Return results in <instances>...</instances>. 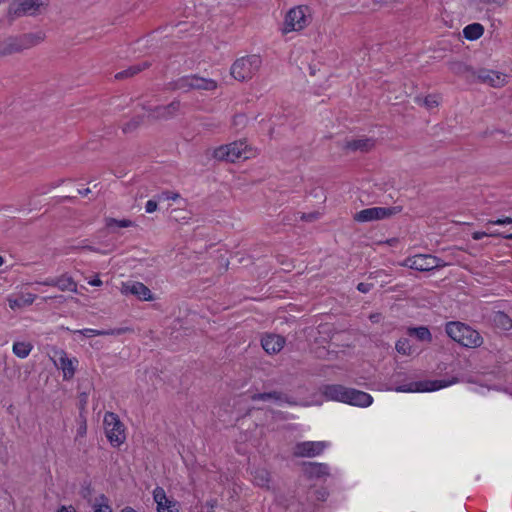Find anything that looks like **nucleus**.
Masks as SVG:
<instances>
[{
  "instance_id": "obj_1",
  "label": "nucleus",
  "mask_w": 512,
  "mask_h": 512,
  "mask_svg": "<svg viewBox=\"0 0 512 512\" xmlns=\"http://www.w3.org/2000/svg\"><path fill=\"white\" fill-rule=\"evenodd\" d=\"M321 392L328 400L340 401L359 407H368L373 401L370 394L339 384L325 385L321 388Z\"/></svg>"
},
{
  "instance_id": "obj_2",
  "label": "nucleus",
  "mask_w": 512,
  "mask_h": 512,
  "mask_svg": "<svg viewBox=\"0 0 512 512\" xmlns=\"http://www.w3.org/2000/svg\"><path fill=\"white\" fill-rule=\"evenodd\" d=\"M445 331L451 339L463 347L477 348L483 344L480 333L462 322H448Z\"/></svg>"
},
{
  "instance_id": "obj_3",
  "label": "nucleus",
  "mask_w": 512,
  "mask_h": 512,
  "mask_svg": "<svg viewBox=\"0 0 512 512\" xmlns=\"http://www.w3.org/2000/svg\"><path fill=\"white\" fill-rule=\"evenodd\" d=\"M262 60L259 55H248L237 59L231 66L230 74L238 81H248L259 71Z\"/></svg>"
},
{
  "instance_id": "obj_4",
  "label": "nucleus",
  "mask_w": 512,
  "mask_h": 512,
  "mask_svg": "<svg viewBox=\"0 0 512 512\" xmlns=\"http://www.w3.org/2000/svg\"><path fill=\"white\" fill-rule=\"evenodd\" d=\"M43 40L44 34L41 32L28 33L20 37L9 38L1 44L0 52L3 55L18 53L41 43Z\"/></svg>"
},
{
  "instance_id": "obj_5",
  "label": "nucleus",
  "mask_w": 512,
  "mask_h": 512,
  "mask_svg": "<svg viewBox=\"0 0 512 512\" xmlns=\"http://www.w3.org/2000/svg\"><path fill=\"white\" fill-rule=\"evenodd\" d=\"M105 433L110 443L118 447L125 441V431L118 415L107 412L104 416Z\"/></svg>"
},
{
  "instance_id": "obj_6",
  "label": "nucleus",
  "mask_w": 512,
  "mask_h": 512,
  "mask_svg": "<svg viewBox=\"0 0 512 512\" xmlns=\"http://www.w3.org/2000/svg\"><path fill=\"white\" fill-rule=\"evenodd\" d=\"M246 149L247 145L245 142L236 141L216 148L213 152V157L220 161L234 163L241 158H247Z\"/></svg>"
},
{
  "instance_id": "obj_7",
  "label": "nucleus",
  "mask_w": 512,
  "mask_h": 512,
  "mask_svg": "<svg viewBox=\"0 0 512 512\" xmlns=\"http://www.w3.org/2000/svg\"><path fill=\"white\" fill-rule=\"evenodd\" d=\"M401 265L424 272L444 267L446 263L443 262L440 258L430 254H418L412 257H408Z\"/></svg>"
},
{
  "instance_id": "obj_8",
  "label": "nucleus",
  "mask_w": 512,
  "mask_h": 512,
  "mask_svg": "<svg viewBox=\"0 0 512 512\" xmlns=\"http://www.w3.org/2000/svg\"><path fill=\"white\" fill-rule=\"evenodd\" d=\"M458 382L456 377L451 380L419 381L396 387L397 392H431L448 387Z\"/></svg>"
},
{
  "instance_id": "obj_9",
  "label": "nucleus",
  "mask_w": 512,
  "mask_h": 512,
  "mask_svg": "<svg viewBox=\"0 0 512 512\" xmlns=\"http://www.w3.org/2000/svg\"><path fill=\"white\" fill-rule=\"evenodd\" d=\"M401 210L400 206L367 208L357 212L354 215V220L357 222H370L386 219L400 213Z\"/></svg>"
},
{
  "instance_id": "obj_10",
  "label": "nucleus",
  "mask_w": 512,
  "mask_h": 512,
  "mask_svg": "<svg viewBox=\"0 0 512 512\" xmlns=\"http://www.w3.org/2000/svg\"><path fill=\"white\" fill-rule=\"evenodd\" d=\"M144 110L148 112V118L152 120H169L174 118L181 109V102L179 100H174L167 105H161L156 107H147L146 105H141Z\"/></svg>"
},
{
  "instance_id": "obj_11",
  "label": "nucleus",
  "mask_w": 512,
  "mask_h": 512,
  "mask_svg": "<svg viewBox=\"0 0 512 512\" xmlns=\"http://www.w3.org/2000/svg\"><path fill=\"white\" fill-rule=\"evenodd\" d=\"M307 7L298 6L290 9L285 17L284 32L300 31L306 27L308 19L306 16Z\"/></svg>"
},
{
  "instance_id": "obj_12",
  "label": "nucleus",
  "mask_w": 512,
  "mask_h": 512,
  "mask_svg": "<svg viewBox=\"0 0 512 512\" xmlns=\"http://www.w3.org/2000/svg\"><path fill=\"white\" fill-rule=\"evenodd\" d=\"M327 447L324 441H305L297 443L293 450L296 457H315L320 455Z\"/></svg>"
},
{
  "instance_id": "obj_13",
  "label": "nucleus",
  "mask_w": 512,
  "mask_h": 512,
  "mask_svg": "<svg viewBox=\"0 0 512 512\" xmlns=\"http://www.w3.org/2000/svg\"><path fill=\"white\" fill-rule=\"evenodd\" d=\"M51 359L53 360L55 366L63 371V378L65 380L73 378L75 374V360L68 358L64 350L54 349Z\"/></svg>"
},
{
  "instance_id": "obj_14",
  "label": "nucleus",
  "mask_w": 512,
  "mask_h": 512,
  "mask_svg": "<svg viewBox=\"0 0 512 512\" xmlns=\"http://www.w3.org/2000/svg\"><path fill=\"white\" fill-rule=\"evenodd\" d=\"M48 0H19L15 10L17 15H36L48 6Z\"/></svg>"
},
{
  "instance_id": "obj_15",
  "label": "nucleus",
  "mask_w": 512,
  "mask_h": 512,
  "mask_svg": "<svg viewBox=\"0 0 512 512\" xmlns=\"http://www.w3.org/2000/svg\"><path fill=\"white\" fill-rule=\"evenodd\" d=\"M478 80L492 87L499 88L506 84V75L494 70L480 69L475 72Z\"/></svg>"
},
{
  "instance_id": "obj_16",
  "label": "nucleus",
  "mask_w": 512,
  "mask_h": 512,
  "mask_svg": "<svg viewBox=\"0 0 512 512\" xmlns=\"http://www.w3.org/2000/svg\"><path fill=\"white\" fill-rule=\"evenodd\" d=\"M121 292L123 294H132L139 300L151 301L153 300L150 289L141 282L130 281L122 285Z\"/></svg>"
},
{
  "instance_id": "obj_17",
  "label": "nucleus",
  "mask_w": 512,
  "mask_h": 512,
  "mask_svg": "<svg viewBox=\"0 0 512 512\" xmlns=\"http://www.w3.org/2000/svg\"><path fill=\"white\" fill-rule=\"evenodd\" d=\"M261 345L268 354H277L283 349L285 338L277 334H268L262 337Z\"/></svg>"
},
{
  "instance_id": "obj_18",
  "label": "nucleus",
  "mask_w": 512,
  "mask_h": 512,
  "mask_svg": "<svg viewBox=\"0 0 512 512\" xmlns=\"http://www.w3.org/2000/svg\"><path fill=\"white\" fill-rule=\"evenodd\" d=\"M252 401H268L273 400L276 402H285L289 405L295 406L298 405L297 401L293 398L289 397L287 394L281 391H272V392H264V393H255L251 396Z\"/></svg>"
},
{
  "instance_id": "obj_19",
  "label": "nucleus",
  "mask_w": 512,
  "mask_h": 512,
  "mask_svg": "<svg viewBox=\"0 0 512 512\" xmlns=\"http://www.w3.org/2000/svg\"><path fill=\"white\" fill-rule=\"evenodd\" d=\"M375 147V141L372 138L362 137L346 141L344 149L352 152H369Z\"/></svg>"
},
{
  "instance_id": "obj_20",
  "label": "nucleus",
  "mask_w": 512,
  "mask_h": 512,
  "mask_svg": "<svg viewBox=\"0 0 512 512\" xmlns=\"http://www.w3.org/2000/svg\"><path fill=\"white\" fill-rule=\"evenodd\" d=\"M153 498L157 504V512H174L176 503L169 500L163 488L156 487L153 491Z\"/></svg>"
},
{
  "instance_id": "obj_21",
  "label": "nucleus",
  "mask_w": 512,
  "mask_h": 512,
  "mask_svg": "<svg viewBox=\"0 0 512 512\" xmlns=\"http://www.w3.org/2000/svg\"><path fill=\"white\" fill-rule=\"evenodd\" d=\"M304 471L311 478H321L329 475V467L324 463H305Z\"/></svg>"
},
{
  "instance_id": "obj_22",
  "label": "nucleus",
  "mask_w": 512,
  "mask_h": 512,
  "mask_svg": "<svg viewBox=\"0 0 512 512\" xmlns=\"http://www.w3.org/2000/svg\"><path fill=\"white\" fill-rule=\"evenodd\" d=\"M192 90H214L217 88V82L213 79H206L197 75H191Z\"/></svg>"
},
{
  "instance_id": "obj_23",
  "label": "nucleus",
  "mask_w": 512,
  "mask_h": 512,
  "mask_svg": "<svg viewBox=\"0 0 512 512\" xmlns=\"http://www.w3.org/2000/svg\"><path fill=\"white\" fill-rule=\"evenodd\" d=\"M36 299V295L32 293L20 294L15 298L8 299L9 307L11 309L23 308L31 305Z\"/></svg>"
},
{
  "instance_id": "obj_24",
  "label": "nucleus",
  "mask_w": 512,
  "mask_h": 512,
  "mask_svg": "<svg viewBox=\"0 0 512 512\" xmlns=\"http://www.w3.org/2000/svg\"><path fill=\"white\" fill-rule=\"evenodd\" d=\"M56 287L60 291H63V292L70 291V292L77 293V283L67 273L62 274L61 276L57 277Z\"/></svg>"
},
{
  "instance_id": "obj_25",
  "label": "nucleus",
  "mask_w": 512,
  "mask_h": 512,
  "mask_svg": "<svg viewBox=\"0 0 512 512\" xmlns=\"http://www.w3.org/2000/svg\"><path fill=\"white\" fill-rule=\"evenodd\" d=\"M128 328H115V329H109V330H95V329H83L76 331L77 333H80L86 337L91 336H103V335H121L127 332Z\"/></svg>"
},
{
  "instance_id": "obj_26",
  "label": "nucleus",
  "mask_w": 512,
  "mask_h": 512,
  "mask_svg": "<svg viewBox=\"0 0 512 512\" xmlns=\"http://www.w3.org/2000/svg\"><path fill=\"white\" fill-rule=\"evenodd\" d=\"M150 65H151V63L148 62V61H143L141 63L132 65L128 69L123 70V71L117 73L115 75V78L116 79H124V78H128V77H132V76L140 73L141 71L149 68Z\"/></svg>"
},
{
  "instance_id": "obj_27",
  "label": "nucleus",
  "mask_w": 512,
  "mask_h": 512,
  "mask_svg": "<svg viewBox=\"0 0 512 512\" xmlns=\"http://www.w3.org/2000/svg\"><path fill=\"white\" fill-rule=\"evenodd\" d=\"M253 481L254 483L262 488L269 489V483H270V473L264 469V468H258L253 473Z\"/></svg>"
},
{
  "instance_id": "obj_28",
  "label": "nucleus",
  "mask_w": 512,
  "mask_h": 512,
  "mask_svg": "<svg viewBox=\"0 0 512 512\" xmlns=\"http://www.w3.org/2000/svg\"><path fill=\"white\" fill-rule=\"evenodd\" d=\"M166 90H172V91L183 90L185 92L192 90L191 75L181 77L173 82L168 83L166 86Z\"/></svg>"
},
{
  "instance_id": "obj_29",
  "label": "nucleus",
  "mask_w": 512,
  "mask_h": 512,
  "mask_svg": "<svg viewBox=\"0 0 512 512\" xmlns=\"http://www.w3.org/2000/svg\"><path fill=\"white\" fill-rule=\"evenodd\" d=\"M483 33L484 28L479 23L469 24L463 29V35L468 40H477L483 35Z\"/></svg>"
},
{
  "instance_id": "obj_30",
  "label": "nucleus",
  "mask_w": 512,
  "mask_h": 512,
  "mask_svg": "<svg viewBox=\"0 0 512 512\" xmlns=\"http://www.w3.org/2000/svg\"><path fill=\"white\" fill-rule=\"evenodd\" d=\"M449 70L460 76H467L468 74L475 75V72L471 67L467 66L465 63L460 61H452L449 62Z\"/></svg>"
},
{
  "instance_id": "obj_31",
  "label": "nucleus",
  "mask_w": 512,
  "mask_h": 512,
  "mask_svg": "<svg viewBox=\"0 0 512 512\" xmlns=\"http://www.w3.org/2000/svg\"><path fill=\"white\" fill-rule=\"evenodd\" d=\"M493 321L497 327L508 331L512 328V319L504 312L498 311L494 314Z\"/></svg>"
},
{
  "instance_id": "obj_32",
  "label": "nucleus",
  "mask_w": 512,
  "mask_h": 512,
  "mask_svg": "<svg viewBox=\"0 0 512 512\" xmlns=\"http://www.w3.org/2000/svg\"><path fill=\"white\" fill-rule=\"evenodd\" d=\"M105 226L111 232H115L116 228H128V227L133 226V222L129 219L117 220L115 218L107 217V218H105Z\"/></svg>"
},
{
  "instance_id": "obj_33",
  "label": "nucleus",
  "mask_w": 512,
  "mask_h": 512,
  "mask_svg": "<svg viewBox=\"0 0 512 512\" xmlns=\"http://www.w3.org/2000/svg\"><path fill=\"white\" fill-rule=\"evenodd\" d=\"M408 333L409 335L416 336L420 341L430 342L432 340V335L427 327L410 328Z\"/></svg>"
},
{
  "instance_id": "obj_34",
  "label": "nucleus",
  "mask_w": 512,
  "mask_h": 512,
  "mask_svg": "<svg viewBox=\"0 0 512 512\" xmlns=\"http://www.w3.org/2000/svg\"><path fill=\"white\" fill-rule=\"evenodd\" d=\"M32 350V345L26 342H15L13 344V352L20 358H25Z\"/></svg>"
},
{
  "instance_id": "obj_35",
  "label": "nucleus",
  "mask_w": 512,
  "mask_h": 512,
  "mask_svg": "<svg viewBox=\"0 0 512 512\" xmlns=\"http://www.w3.org/2000/svg\"><path fill=\"white\" fill-rule=\"evenodd\" d=\"M93 512H112V508L108 504V499L104 494L96 498L95 503L92 504Z\"/></svg>"
},
{
  "instance_id": "obj_36",
  "label": "nucleus",
  "mask_w": 512,
  "mask_h": 512,
  "mask_svg": "<svg viewBox=\"0 0 512 512\" xmlns=\"http://www.w3.org/2000/svg\"><path fill=\"white\" fill-rule=\"evenodd\" d=\"M395 348L402 355H411L413 353L410 341L407 338H401L396 342Z\"/></svg>"
},
{
  "instance_id": "obj_37",
  "label": "nucleus",
  "mask_w": 512,
  "mask_h": 512,
  "mask_svg": "<svg viewBox=\"0 0 512 512\" xmlns=\"http://www.w3.org/2000/svg\"><path fill=\"white\" fill-rule=\"evenodd\" d=\"M144 121V116H136L129 122L125 123L122 127L124 133H130L135 131Z\"/></svg>"
},
{
  "instance_id": "obj_38",
  "label": "nucleus",
  "mask_w": 512,
  "mask_h": 512,
  "mask_svg": "<svg viewBox=\"0 0 512 512\" xmlns=\"http://www.w3.org/2000/svg\"><path fill=\"white\" fill-rule=\"evenodd\" d=\"M180 194L177 193V192H173V191H162L160 194L156 195L155 198L158 200V201H163V200H173V201H176L178 199H180Z\"/></svg>"
},
{
  "instance_id": "obj_39",
  "label": "nucleus",
  "mask_w": 512,
  "mask_h": 512,
  "mask_svg": "<svg viewBox=\"0 0 512 512\" xmlns=\"http://www.w3.org/2000/svg\"><path fill=\"white\" fill-rule=\"evenodd\" d=\"M416 101L420 104H423L427 108L431 109L438 105V101L435 96H427L424 99L416 98Z\"/></svg>"
},
{
  "instance_id": "obj_40",
  "label": "nucleus",
  "mask_w": 512,
  "mask_h": 512,
  "mask_svg": "<svg viewBox=\"0 0 512 512\" xmlns=\"http://www.w3.org/2000/svg\"><path fill=\"white\" fill-rule=\"evenodd\" d=\"M188 214L189 213L185 209H182V208H175V209L171 210V217L175 221L188 219L189 218Z\"/></svg>"
},
{
  "instance_id": "obj_41",
  "label": "nucleus",
  "mask_w": 512,
  "mask_h": 512,
  "mask_svg": "<svg viewBox=\"0 0 512 512\" xmlns=\"http://www.w3.org/2000/svg\"><path fill=\"white\" fill-rule=\"evenodd\" d=\"M247 123V117L244 114H237L233 118V126L236 128H243Z\"/></svg>"
},
{
  "instance_id": "obj_42",
  "label": "nucleus",
  "mask_w": 512,
  "mask_h": 512,
  "mask_svg": "<svg viewBox=\"0 0 512 512\" xmlns=\"http://www.w3.org/2000/svg\"><path fill=\"white\" fill-rule=\"evenodd\" d=\"M158 200H148L146 205H145V211L147 213H153L157 210L158 208Z\"/></svg>"
},
{
  "instance_id": "obj_43",
  "label": "nucleus",
  "mask_w": 512,
  "mask_h": 512,
  "mask_svg": "<svg viewBox=\"0 0 512 512\" xmlns=\"http://www.w3.org/2000/svg\"><path fill=\"white\" fill-rule=\"evenodd\" d=\"M512 223V218L506 217L503 219L491 220L487 223V225H504Z\"/></svg>"
},
{
  "instance_id": "obj_44",
  "label": "nucleus",
  "mask_w": 512,
  "mask_h": 512,
  "mask_svg": "<svg viewBox=\"0 0 512 512\" xmlns=\"http://www.w3.org/2000/svg\"><path fill=\"white\" fill-rule=\"evenodd\" d=\"M500 234H493V233H487V232H480V231H476L472 234V238L474 240H480L486 236H499Z\"/></svg>"
},
{
  "instance_id": "obj_45",
  "label": "nucleus",
  "mask_w": 512,
  "mask_h": 512,
  "mask_svg": "<svg viewBox=\"0 0 512 512\" xmlns=\"http://www.w3.org/2000/svg\"><path fill=\"white\" fill-rule=\"evenodd\" d=\"M373 285L372 284H369V283H359L357 285V289L358 291L362 292V293H368L371 289H372Z\"/></svg>"
},
{
  "instance_id": "obj_46",
  "label": "nucleus",
  "mask_w": 512,
  "mask_h": 512,
  "mask_svg": "<svg viewBox=\"0 0 512 512\" xmlns=\"http://www.w3.org/2000/svg\"><path fill=\"white\" fill-rule=\"evenodd\" d=\"M318 217H319L318 212H313V213H308V214L303 213L301 216V219L305 220V221H314V220L318 219Z\"/></svg>"
},
{
  "instance_id": "obj_47",
  "label": "nucleus",
  "mask_w": 512,
  "mask_h": 512,
  "mask_svg": "<svg viewBox=\"0 0 512 512\" xmlns=\"http://www.w3.org/2000/svg\"><path fill=\"white\" fill-rule=\"evenodd\" d=\"M56 281H57V277L56 278H47L44 281H37L36 283L40 284V285H44V286L56 287Z\"/></svg>"
},
{
  "instance_id": "obj_48",
  "label": "nucleus",
  "mask_w": 512,
  "mask_h": 512,
  "mask_svg": "<svg viewBox=\"0 0 512 512\" xmlns=\"http://www.w3.org/2000/svg\"><path fill=\"white\" fill-rule=\"evenodd\" d=\"M81 495L83 498L88 499V501L90 502V497L92 495V489H91L90 485H87L82 488Z\"/></svg>"
},
{
  "instance_id": "obj_49",
  "label": "nucleus",
  "mask_w": 512,
  "mask_h": 512,
  "mask_svg": "<svg viewBox=\"0 0 512 512\" xmlns=\"http://www.w3.org/2000/svg\"><path fill=\"white\" fill-rule=\"evenodd\" d=\"M58 512H76L75 508L73 506H62Z\"/></svg>"
},
{
  "instance_id": "obj_50",
  "label": "nucleus",
  "mask_w": 512,
  "mask_h": 512,
  "mask_svg": "<svg viewBox=\"0 0 512 512\" xmlns=\"http://www.w3.org/2000/svg\"><path fill=\"white\" fill-rule=\"evenodd\" d=\"M327 492L325 490L317 491V499L324 501L326 499Z\"/></svg>"
},
{
  "instance_id": "obj_51",
  "label": "nucleus",
  "mask_w": 512,
  "mask_h": 512,
  "mask_svg": "<svg viewBox=\"0 0 512 512\" xmlns=\"http://www.w3.org/2000/svg\"><path fill=\"white\" fill-rule=\"evenodd\" d=\"M89 284L92 286H101L102 281L99 278H95V279L89 281Z\"/></svg>"
},
{
  "instance_id": "obj_52",
  "label": "nucleus",
  "mask_w": 512,
  "mask_h": 512,
  "mask_svg": "<svg viewBox=\"0 0 512 512\" xmlns=\"http://www.w3.org/2000/svg\"><path fill=\"white\" fill-rule=\"evenodd\" d=\"M90 192H91V190L89 188H86L83 190H78V193L82 196H87Z\"/></svg>"
},
{
  "instance_id": "obj_53",
  "label": "nucleus",
  "mask_w": 512,
  "mask_h": 512,
  "mask_svg": "<svg viewBox=\"0 0 512 512\" xmlns=\"http://www.w3.org/2000/svg\"><path fill=\"white\" fill-rule=\"evenodd\" d=\"M121 512H137L136 510H134L133 508L131 507H125Z\"/></svg>"
},
{
  "instance_id": "obj_54",
  "label": "nucleus",
  "mask_w": 512,
  "mask_h": 512,
  "mask_svg": "<svg viewBox=\"0 0 512 512\" xmlns=\"http://www.w3.org/2000/svg\"><path fill=\"white\" fill-rule=\"evenodd\" d=\"M203 126H205V127H207V128H216L218 125H216V124H211V123H208V124L204 123V124H203Z\"/></svg>"
},
{
  "instance_id": "obj_55",
  "label": "nucleus",
  "mask_w": 512,
  "mask_h": 512,
  "mask_svg": "<svg viewBox=\"0 0 512 512\" xmlns=\"http://www.w3.org/2000/svg\"><path fill=\"white\" fill-rule=\"evenodd\" d=\"M378 315H371L370 316V319L373 321V322H377L378 321Z\"/></svg>"
},
{
  "instance_id": "obj_56",
  "label": "nucleus",
  "mask_w": 512,
  "mask_h": 512,
  "mask_svg": "<svg viewBox=\"0 0 512 512\" xmlns=\"http://www.w3.org/2000/svg\"><path fill=\"white\" fill-rule=\"evenodd\" d=\"M504 238L512 240V233L503 235Z\"/></svg>"
},
{
  "instance_id": "obj_57",
  "label": "nucleus",
  "mask_w": 512,
  "mask_h": 512,
  "mask_svg": "<svg viewBox=\"0 0 512 512\" xmlns=\"http://www.w3.org/2000/svg\"><path fill=\"white\" fill-rule=\"evenodd\" d=\"M85 248L90 250V251H96L92 246H86Z\"/></svg>"
},
{
  "instance_id": "obj_58",
  "label": "nucleus",
  "mask_w": 512,
  "mask_h": 512,
  "mask_svg": "<svg viewBox=\"0 0 512 512\" xmlns=\"http://www.w3.org/2000/svg\"><path fill=\"white\" fill-rule=\"evenodd\" d=\"M4 263V258L2 256H0V266H2Z\"/></svg>"
},
{
  "instance_id": "obj_59",
  "label": "nucleus",
  "mask_w": 512,
  "mask_h": 512,
  "mask_svg": "<svg viewBox=\"0 0 512 512\" xmlns=\"http://www.w3.org/2000/svg\"><path fill=\"white\" fill-rule=\"evenodd\" d=\"M53 298H57V297L56 296L55 297H52V296L46 297V298H44V301H47L48 299H53Z\"/></svg>"
}]
</instances>
